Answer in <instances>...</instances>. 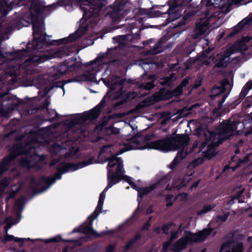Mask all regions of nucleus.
Wrapping results in <instances>:
<instances>
[{
  "mask_svg": "<svg viewBox=\"0 0 252 252\" xmlns=\"http://www.w3.org/2000/svg\"><path fill=\"white\" fill-rule=\"evenodd\" d=\"M147 136H136L126 144V149L125 150L123 148L118 147V145H107L101 148L100 154L102 157L106 158L108 161L110 157L113 156L117 157L118 155L125 151L130 150H143L148 148L168 152L179 149L180 151L170 164L171 169H174L180 161L185 158L187 155L186 147L189 141V137L187 135H180L165 140L152 142H147Z\"/></svg>",
  "mask_w": 252,
  "mask_h": 252,
  "instance_id": "nucleus-1",
  "label": "nucleus"
},
{
  "mask_svg": "<svg viewBox=\"0 0 252 252\" xmlns=\"http://www.w3.org/2000/svg\"><path fill=\"white\" fill-rule=\"evenodd\" d=\"M245 127L244 124L239 121L238 116L236 115L225 121L220 126V129L217 130V133L205 131L204 133L205 141L203 142L199 147L200 152L204 157L211 158L216 154L215 148L222 141L229 138L235 134H240Z\"/></svg>",
  "mask_w": 252,
  "mask_h": 252,
  "instance_id": "nucleus-2",
  "label": "nucleus"
},
{
  "mask_svg": "<svg viewBox=\"0 0 252 252\" xmlns=\"http://www.w3.org/2000/svg\"><path fill=\"white\" fill-rule=\"evenodd\" d=\"M107 161V169L108 184L100 194L95 210L88 218L89 223L83 225L82 226L83 230H81L82 232L91 236H98L92 228L93 220L97 217L98 213L101 212L103 202L105 198L106 192L109 189L118 182L119 178L122 176L124 172L123 161L120 158L115 157L114 156L108 158Z\"/></svg>",
  "mask_w": 252,
  "mask_h": 252,
  "instance_id": "nucleus-3",
  "label": "nucleus"
},
{
  "mask_svg": "<svg viewBox=\"0 0 252 252\" xmlns=\"http://www.w3.org/2000/svg\"><path fill=\"white\" fill-rule=\"evenodd\" d=\"M35 135L33 132L29 133L28 135L23 136L21 139L19 138L17 139L18 141L22 140L25 141L27 139H28V143H26L25 145H23L20 146H14L12 149L11 155L9 157L6 158L3 162L0 164V175L2 174L8 169V165L10 162L13 160L15 158L22 154L25 155L30 154L28 158L25 159H22L20 161V163L23 166H26L28 167H32L33 165V164L31 162V158L33 156V158H35V154L37 151L36 148L34 147V146L36 142H38L37 139H35Z\"/></svg>",
  "mask_w": 252,
  "mask_h": 252,
  "instance_id": "nucleus-4",
  "label": "nucleus"
},
{
  "mask_svg": "<svg viewBox=\"0 0 252 252\" xmlns=\"http://www.w3.org/2000/svg\"><path fill=\"white\" fill-rule=\"evenodd\" d=\"M212 230L211 228H205L202 231L196 233L185 231L183 235L175 242L171 247L170 245L168 249L170 248V249L174 252H180L188 245H191L194 243L200 242L205 240Z\"/></svg>",
  "mask_w": 252,
  "mask_h": 252,
  "instance_id": "nucleus-5",
  "label": "nucleus"
},
{
  "mask_svg": "<svg viewBox=\"0 0 252 252\" xmlns=\"http://www.w3.org/2000/svg\"><path fill=\"white\" fill-rule=\"evenodd\" d=\"M240 49L238 44L235 43L229 47L223 54H214L213 56L208 57L207 53H204L198 59V61L201 62L204 65H208L211 63H217V66H225L230 61V56L231 54L237 52Z\"/></svg>",
  "mask_w": 252,
  "mask_h": 252,
  "instance_id": "nucleus-6",
  "label": "nucleus"
},
{
  "mask_svg": "<svg viewBox=\"0 0 252 252\" xmlns=\"http://www.w3.org/2000/svg\"><path fill=\"white\" fill-rule=\"evenodd\" d=\"M93 159L90 158L79 162L78 164L63 163L59 167L55 177L51 178H43L41 179V182L50 185L55 183L56 180L61 178L62 174L68 172L74 171L93 163Z\"/></svg>",
  "mask_w": 252,
  "mask_h": 252,
  "instance_id": "nucleus-7",
  "label": "nucleus"
},
{
  "mask_svg": "<svg viewBox=\"0 0 252 252\" xmlns=\"http://www.w3.org/2000/svg\"><path fill=\"white\" fill-rule=\"evenodd\" d=\"M32 29L33 40L32 42V47H31V43L28 45V50L31 48L34 50H38L43 46L45 42L46 34L44 33V25L42 21H32Z\"/></svg>",
  "mask_w": 252,
  "mask_h": 252,
  "instance_id": "nucleus-8",
  "label": "nucleus"
},
{
  "mask_svg": "<svg viewBox=\"0 0 252 252\" xmlns=\"http://www.w3.org/2000/svg\"><path fill=\"white\" fill-rule=\"evenodd\" d=\"M223 15V14L219 10L216 11L213 15L209 18L200 19V21L196 24V29L194 31L193 35V38H197L199 35L203 34H208L210 32L209 25L215 24L216 22H218L220 18Z\"/></svg>",
  "mask_w": 252,
  "mask_h": 252,
  "instance_id": "nucleus-9",
  "label": "nucleus"
},
{
  "mask_svg": "<svg viewBox=\"0 0 252 252\" xmlns=\"http://www.w3.org/2000/svg\"><path fill=\"white\" fill-rule=\"evenodd\" d=\"M184 229V227L183 226V224L181 223L177 226L173 224L164 225L162 226V229H160L159 227H158L155 229V232L157 234L160 233L161 230L165 234H168L169 232L170 233L171 235L170 240L163 244L162 247L163 251L166 252L168 250V248L170 246V244H171L172 241L179 237L180 234Z\"/></svg>",
  "mask_w": 252,
  "mask_h": 252,
  "instance_id": "nucleus-10",
  "label": "nucleus"
},
{
  "mask_svg": "<svg viewBox=\"0 0 252 252\" xmlns=\"http://www.w3.org/2000/svg\"><path fill=\"white\" fill-rule=\"evenodd\" d=\"M191 0H172L169 2V8L167 11L168 23L178 19L182 15V11Z\"/></svg>",
  "mask_w": 252,
  "mask_h": 252,
  "instance_id": "nucleus-11",
  "label": "nucleus"
},
{
  "mask_svg": "<svg viewBox=\"0 0 252 252\" xmlns=\"http://www.w3.org/2000/svg\"><path fill=\"white\" fill-rule=\"evenodd\" d=\"M105 4L104 0H80L81 7L84 11V18L88 13L94 15L99 11Z\"/></svg>",
  "mask_w": 252,
  "mask_h": 252,
  "instance_id": "nucleus-12",
  "label": "nucleus"
},
{
  "mask_svg": "<svg viewBox=\"0 0 252 252\" xmlns=\"http://www.w3.org/2000/svg\"><path fill=\"white\" fill-rule=\"evenodd\" d=\"M125 82L124 79L119 78L116 80H112L110 91L108 94L112 99H116L123 95L125 92L123 90V85Z\"/></svg>",
  "mask_w": 252,
  "mask_h": 252,
  "instance_id": "nucleus-13",
  "label": "nucleus"
},
{
  "mask_svg": "<svg viewBox=\"0 0 252 252\" xmlns=\"http://www.w3.org/2000/svg\"><path fill=\"white\" fill-rule=\"evenodd\" d=\"M20 219H17V220L14 221H13V219L11 217H8L5 220V222L6 223V225L4 227L5 230V235L3 239L2 240V242L4 243H6L7 241H14L17 242H23L24 239L19 238L17 237H15L13 235H8L7 233V231L8 229L10 228V227L19 221Z\"/></svg>",
  "mask_w": 252,
  "mask_h": 252,
  "instance_id": "nucleus-14",
  "label": "nucleus"
},
{
  "mask_svg": "<svg viewBox=\"0 0 252 252\" xmlns=\"http://www.w3.org/2000/svg\"><path fill=\"white\" fill-rule=\"evenodd\" d=\"M243 250L242 243L237 242L223 244L219 252H243Z\"/></svg>",
  "mask_w": 252,
  "mask_h": 252,
  "instance_id": "nucleus-15",
  "label": "nucleus"
},
{
  "mask_svg": "<svg viewBox=\"0 0 252 252\" xmlns=\"http://www.w3.org/2000/svg\"><path fill=\"white\" fill-rule=\"evenodd\" d=\"M67 71V66L63 64L59 65L57 67H54L50 71V76L53 78V80H56L59 78L61 75L65 73Z\"/></svg>",
  "mask_w": 252,
  "mask_h": 252,
  "instance_id": "nucleus-16",
  "label": "nucleus"
},
{
  "mask_svg": "<svg viewBox=\"0 0 252 252\" xmlns=\"http://www.w3.org/2000/svg\"><path fill=\"white\" fill-rule=\"evenodd\" d=\"M43 55H36L32 58L27 59L24 63L22 65V67H24L27 70H29V65H31L32 67L33 66L34 63H41L44 61Z\"/></svg>",
  "mask_w": 252,
  "mask_h": 252,
  "instance_id": "nucleus-17",
  "label": "nucleus"
},
{
  "mask_svg": "<svg viewBox=\"0 0 252 252\" xmlns=\"http://www.w3.org/2000/svg\"><path fill=\"white\" fill-rule=\"evenodd\" d=\"M230 86V84L228 80H225L220 87L214 88L212 91L211 96L212 99H214L215 97L220 95L224 93L228 87Z\"/></svg>",
  "mask_w": 252,
  "mask_h": 252,
  "instance_id": "nucleus-18",
  "label": "nucleus"
},
{
  "mask_svg": "<svg viewBox=\"0 0 252 252\" xmlns=\"http://www.w3.org/2000/svg\"><path fill=\"white\" fill-rule=\"evenodd\" d=\"M126 180L130 185L132 188L138 191V195L139 196H142L147 194L148 192L152 190L155 188V187L153 185L150 187L139 189L135 184L133 183L130 178L127 177L126 178Z\"/></svg>",
  "mask_w": 252,
  "mask_h": 252,
  "instance_id": "nucleus-19",
  "label": "nucleus"
},
{
  "mask_svg": "<svg viewBox=\"0 0 252 252\" xmlns=\"http://www.w3.org/2000/svg\"><path fill=\"white\" fill-rule=\"evenodd\" d=\"M189 80L187 79H185L182 81L181 83L179 86H178L176 89H175L173 91H168L167 93L170 96H178L181 94L183 88L186 87L187 84L188 83Z\"/></svg>",
  "mask_w": 252,
  "mask_h": 252,
  "instance_id": "nucleus-20",
  "label": "nucleus"
},
{
  "mask_svg": "<svg viewBox=\"0 0 252 252\" xmlns=\"http://www.w3.org/2000/svg\"><path fill=\"white\" fill-rule=\"evenodd\" d=\"M100 110L98 107H96L90 112H87L81 117L83 121L85 120H93L97 118Z\"/></svg>",
  "mask_w": 252,
  "mask_h": 252,
  "instance_id": "nucleus-21",
  "label": "nucleus"
},
{
  "mask_svg": "<svg viewBox=\"0 0 252 252\" xmlns=\"http://www.w3.org/2000/svg\"><path fill=\"white\" fill-rule=\"evenodd\" d=\"M191 180V177L189 175H188L183 180L181 181L180 180L175 181L173 185L172 188L176 189H181V188L186 186L188 183Z\"/></svg>",
  "mask_w": 252,
  "mask_h": 252,
  "instance_id": "nucleus-22",
  "label": "nucleus"
},
{
  "mask_svg": "<svg viewBox=\"0 0 252 252\" xmlns=\"http://www.w3.org/2000/svg\"><path fill=\"white\" fill-rule=\"evenodd\" d=\"M216 206V205L212 204H207L204 205L203 207L198 210L197 214L198 215H204V214L211 211Z\"/></svg>",
  "mask_w": 252,
  "mask_h": 252,
  "instance_id": "nucleus-23",
  "label": "nucleus"
},
{
  "mask_svg": "<svg viewBox=\"0 0 252 252\" xmlns=\"http://www.w3.org/2000/svg\"><path fill=\"white\" fill-rule=\"evenodd\" d=\"M148 79L151 80L150 82L146 83L145 84H142L140 85V87H143L144 89L149 90L152 89L154 85H153V83L155 80V76L154 75H149L148 76Z\"/></svg>",
  "mask_w": 252,
  "mask_h": 252,
  "instance_id": "nucleus-24",
  "label": "nucleus"
},
{
  "mask_svg": "<svg viewBox=\"0 0 252 252\" xmlns=\"http://www.w3.org/2000/svg\"><path fill=\"white\" fill-rule=\"evenodd\" d=\"M139 238L140 235L137 234L135 236L134 238H132L131 240H130L125 246L126 250H128L131 246V245L135 242V241Z\"/></svg>",
  "mask_w": 252,
  "mask_h": 252,
  "instance_id": "nucleus-25",
  "label": "nucleus"
},
{
  "mask_svg": "<svg viewBox=\"0 0 252 252\" xmlns=\"http://www.w3.org/2000/svg\"><path fill=\"white\" fill-rule=\"evenodd\" d=\"M229 216V213H228V212L225 213L223 215H219L217 217V219H218L217 221H221V222H224L227 220Z\"/></svg>",
  "mask_w": 252,
  "mask_h": 252,
  "instance_id": "nucleus-26",
  "label": "nucleus"
},
{
  "mask_svg": "<svg viewBox=\"0 0 252 252\" xmlns=\"http://www.w3.org/2000/svg\"><path fill=\"white\" fill-rule=\"evenodd\" d=\"M218 2V0H208L206 5L207 6L213 5L215 7H217L220 5Z\"/></svg>",
  "mask_w": 252,
  "mask_h": 252,
  "instance_id": "nucleus-27",
  "label": "nucleus"
},
{
  "mask_svg": "<svg viewBox=\"0 0 252 252\" xmlns=\"http://www.w3.org/2000/svg\"><path fill=\"white\" fill-rule=\"evenodd\" d=\"M190 112L189 109L187 108H184L182 110L180 113V116L182 117H185L188 116L190 114Z\"/></svg>",
  "mask_w": 252,
  "mask_h": 252,
  "instance_id": "nucleus-28",
  "label": "nucleus"
},
{
  "mask_svg": "<svg viewBox=\"0 0 252 252\" xmlns=\"http://www.w3.org/2000/svg\"><path fill=\"white\" fill-rule=\"evenodd\" d=\"M9 184V180L7 179H4L0 183V188L2 190L3 188L7 186Z\"/></svg>",
  "mask_w": 252,
  "mask_h": 252,
  "instance_id": "nucleus-29",
  "label": "nucleus"
},
{
  "mask_svg": "<svg viewBox=\"0 0 252 252\" xmlns=\"http://www.w3.org/2000/svg\"><path fill=\"white\" fill-rule=\"evenodd\" d=\"M203 162V159L202 158H198V159H196L195 160L193 161L191 164V165L192 167H195V166L199 164H201Z\"/></svg>",
  "mask_w": 252,
  "mask_h": 252,
  "instance_id": "nucleus-30",
  "label": "nucleus"
},
{
  "mask_svg": "<svg viewBox=\"0 0 252 252\" xmlns=\"http://www.w3.org/2000/svg\"><path fill=\"white\" fill-rule=\"evenodd\" d=\"M115 248V245H110L106 248V252H114Z\"/></svg>",
  "mask_w": 252,
  "mask_h": 252,
  "instance_id": "nucleus-31",
  "label": "nucleus"
},
{
  "mask_svg": "<svg viewBox=\"0 0 252 252\" xmlns=\"http://www.w3.org/2000/svg\"><path fill=\"white\" fill-rule=\"evenodd\" d=\"M173 195H168L166 197L167 200V206H171L172 204L171 200L173 198Z\"/></svg>",
  "mask_w": 252,
  "mask_h": 252,
  "instance_id": "nucleus-32",
  "label": "nucleus"
},
{
  "mask_svg": "<svg viewBox=\"0 0 252 252\" xmlns=\"http://www.w3.org/2000/svg\"><path fill=\"white\" fill-rule=\"evenodd\" d=\"M173 77V75L172 74L169 77H167L165 78V84H166L167 85H169L170 83V82L172 80V78Z\"/></svg>",
  "mask_w": 252,
  "mask_h": 252,
  "instance_id": "nucleus-33",
  "label": "nucleus"
},
{
  "mask_svg": "<svg viewBox=\"0 0 252 252\" xmlns=\"http://www.w3.org/2000/svg\"><path fill=\"white\" fill-rule=\"evenodd\" d=\"M61 238L59 237H54L53 238H51L48 241H46V242H59Z\"/></svg>",
  "mask_w": 252,
  "mask_h": 252,
  "instance_id": "nucleus-34",
  "label": "nucleus"
},
{
  "mask_svg": "<svg viewBox=\"0 0 252 252\" xmlns=\"http://www.w3.org/2000/svg\"><path fill=\"white\" fill-rule=\"evenodd\" d=\"M246 23V21L245 20L242 21L241 22L239 23L238 25L234 28V29H241L242 28V26L244 24Z\"/></svg>",
  "mask_w": 252,
  "mask_h": 252,
  "instance_id": "nucleus-35",
  "label": "nucleus"
},
{
  "mask_svg": "<svg viewBox=\"0 0 252 252\" xmlns=\"http://www.w3.org/2000/svg\"><path fill=\"white\" fill-rule=\"evenodd\" d=\"M244 0H232V2L229 3V6L232 5L233 4H238Z\"/></svg>",
  "mask_w": 252,
  "mask_h": 252,
  "instance_id": "nucleus-36",
  "label": "nucleus"
},
{
  "mask_svg": "<svg viewBox=\"0 0 252 252\" xmlns=\"http://www.w3.org/2000/svg\"><path fill=\"white\" fill-rule=\"evenodd\" d=\"M21 204H22V201H21V200L17 201L15 203V208L16 209H17V208H20L21 206Z\"/></svg>",
  "mask_w": 252,
  "mask_h": 252,
  "instance_id": "nucleus-37",
  "label": "nucleus"
},
{
  "mask_svg": "<svg viewBox=\"0 0 252 252\" xmlns=\"http://www.w3.org/2000/svg\"><path fill=\"white\" fill-rule=\"evenodd\" d=\"M150 223L148 222H147L144 226H143V229H145V230H147L148 229L149 226H150Z\"/></svg>",
  "mask_w": 252,
  "mask_h": 252,
  "instance_id": "nucleus-38",
  "label": "nucleus"
},
{
  "mask_svg": "<svg viewBox=\"0 0 252 252\" xmlns=\"http://www.w3.org/2000/svg\"><path fill=\"white\" fill-rule=\"evenodd\" d=\"M252 133V126H251V129L250 130H248L247 131L246 133H245V135L246 136H247L250 134Z\"/></svg>",
  "mask_w": 252,
  "mask_h": 252,
  "instance_id": "nucleus-39",
  "label": "nucleus"
},
{
  "mask_svg": "<svg viewBox=\"0 0 252 252\" xmlns=\"http://www.w3.org/2000/svg\"><path fill=\"white\" fill-rule=\"evenodd\" d=\"M247 86L250 89H252V82H249L248 83H247Z\"/></svg>",
  "mask_w": 252,
  "mask_h": 252,
  "instance_id": "nucleus-40",
  "label": "nucleus"
},
{
  "mask_svg": "<svg viewBox=\"0 0 252 252\" xmlns=\"http://www.w3.org/2000/svg\"><path fill=\"white\" fill-rule=\"evenodd\" d=\"M244 189H242L238 192V195H237L238 197H239L241 195V194L243 193V192L244 191Z\"/></svg>",
  "mask_w": 252,
  "mask_h": 252,
  "instance_id": "nucleus-41",
  "label": "nucleus"
},
{
  "mask_svg": "<svg viewBox=\"0 0 252 252\" xmlns=\"http://www.w3.org/2000/svg\"><path fill=\"white\" fill-rule=\"evenodd\" d=\"M198 182H195L192 186H191V189L192 188H196L198 186Z\"/></svg>",
  "mask_w": 252,
  "mask_h": 252,
  "instance_id": "nucleus-42",
  "label": "nucleus"
},
{
  "mask_svg": "<svg viewBox=\"0 0 252 252\" xmlns=\"http://www.w3.org/2000/svg\"><path fill=\"white\" fill-rule=\"evenodd\" d=\"M226 97V96L225 95H223V98H222L221 101L220 102V103H223L224 102V101H225V99Z\"/></svg>",
  "mask_w": 252,
  "mask_h": 252,
  "instance_id": "nucleus-43",
  "label": "nucleus"
},
{
  "mask_svg": "<svg viewBox=\"0 0 252 252\" xmlns=\"http://www.w3.org/2000/svg\"><path fill=\"white\" fill-rule=\"evenodd\" d=\"M179 196H183L184 198H186L187 196V195L186 193H183V194H180L179 195Z\"/></svg>",
  "mask_w": 252,
  "mask_h": 252,
  "instance_id": "nucleus-44",
  "label": "nucleus"
},
{
  "mask_svg": "<svg viewBox=\"0 0 252 252\" xmlns=\"http://www.w3.org/2000/svg\"><path fill=\"white\" fill-rule=\"evenodd\" d=\"M247 161H248V156L245 157L244 162H247Z\"/></svg>",
  "mask_w": 252,
  "mask_h": 252,
  "instance_id": "nucleus-45",
  "label": "nucleus"
},
{
  "mask_svg": "<svg viewBox=\"0 0 252 252\" xmlns=\"http://www.w3.org/2000/svg\"><path fill=\"white\" fill-rule=\"evenodd\" d=\"M166 180V178H164L160 181V182L163 183Z\"/></svg>",
  "mask_w": 252,
  "mask_h": 252,
  "instance_id": "nucleus-46",
  "label": "nucleus"
},
{
  "mask_svg": "<svg viewBox=\"0 0 252 252\" xmlns=\"http://www.w3.org/2000/svg\"><path fill=\"white\" fill-rule=\"evenodd\" d=\"M149 252H157V251L156 249H152Z\"/></svg>",
  "mask_w": 252,
  "mask_h": 252,
  "instance_id": "nucleus-47",
  "label": "nucleus"
},
{
  "mask_svg": "<svg viewBox=\"0 0 252 252\" xmlns=\"http://www.w3.org/2000/svg\"><path fill=\"white\" fill-rule=\"evenodd\" d=\"M99 58H100V57H98L95 59V60L94 61V63H95V62H96L98 61V60H99Z\"/></svg>",
  "mask_w": 252,
  "mask_h": 252,
  "instance_id": "nucleus-48",
  "label": "nucleus"
},
{
  "mask_svg": "<svg viewBox=\"0 0 252 252\" xmlns=\"http://www.w3.org/2000/svg\"><path fill=\"white\" fill-rule=\"evenodd\" d=\"M35 183H36V182H35V180H33L32 181V185H34V184H35Z\"/></svg>",
  "mask_w": 252,
  "mask_h": 252,
  "instance_id": "nucleus-49",
  "label": "nucleus"
},
{
  "mask_svg": "<svg viewBox=\"0 0 252 252\" xmlns=\"http://www.w3.org/2000/svg\"><path fill=\"white\" fill-rule=\"evenodd\" d=\"M70 69H71L72 68H73V69H74L75 66L74 65H71L70 66Z\"/></svg>",
  "mask_w": 252,
  "mask_h": 252,
  "instance_id": "nucleus-50",
  "label": "nucleus"
},
{
  "mask_svg": "<svg viewBox=\"0 0 252 252\" xmlns=\"http://www.w3.org/2000/svg\"><path fill=\"white\" fill-rule=\"evenodd\" d=\"M122 39H125V36L124 35H122L120 37Z\"/></svg>",
  "mask_w": 252,
  "mask_h": 252,
  "instance_id": "nucleus-51",
  "label": "nucleus"
},
{
  "mask_svg": "<svg viewBox=\"0 0 252 252\" xmlns=\"http://www.w3.org/2000/svg\"><path fill=\"white\" fill-rule=\"evenodd\" d=\"M171 189V188H169V186H167L166 187V189Z\"/></svg>",
  "mask_w": 252,
  "mask_h": 252,
  "instance_id": "nucleus-52",
  "label": "nucleus"
},
{
  "mask_svg": "<svg viewBox=\"0 0 252 252\" xmlns=\"http://www.w3.org/2000/svg\"><path fill=\"white\" fill-rule=\"evenodd\" d=\"M220 22H219V23H217V26H219L220 25Z\"/></svg>",
  "mask_w": 252,
  "mask_h": 252,
  "instance_id": "nucleus-53",
  "label": "nucleus"
},
{
  "mask_svg": "<svg viewBox=\"0 0 252 252\" xmlns=\"http://www.w3.org/2000/svg\"><path fill=\"white\" fill-rule=\"evenodd\" d=\"M184 19H185V18L186 19V15H184Z\"/></svg>",
  "mask_w": 252,
  "mask_h": 252,
  "instance_id": "nucleus-54",
  "label": "nucleus"
},
{
  "mask_svg": "<svg viewBox=\"0 0 252 252\" xmlns=\"http://www.w3.org/2000/svg\"><path fill=\"white\" fill-rule=\"evenodd\" d=\"M16 1H17V0H14V1L13 2V4H14V3H16Z\"/></svg>",
  "mask_w": 252,
  "mask_h": 252,
  "instance_id": "nucleus-55",
  "label": "nucleus"
},
{
  "mask_svg": "<svg viewBox=\"0 0 252 252\" xmlns=\"http://www.w3.org/2000/svg\"><path fill=\"white\" fill-rule=\"evenodd\" d=\"M220 3H222V5H223V3H224V2H223V1H220Z\"/></svg>",
  "mask_w": 252,
  "mask_h": 252,
  "instance_id": "nucleus-56",
  "label": "nucleus"
},
{
  "mask_svg": "<svg viewBox=\"0 0 252 252\" xmlns=\"http://www.w3.org/2000/svg\"><path fill=\"white\" fill-rule=\"evenodd\" d=\"M70 38H71L70 40H71L74 39L73 37H71Z\"/></svg>",
  "mask_w": 252,
  "mask_h": 252,
  "instance_id": "nucleus-57",
  "label": "nucleus"
},
{
  "mask_svg": "<svg viewBox=\"0 0 252 252\" xmlns=\"http://www.w3.org/2000/svg\"><path fill=\"white\" fill-rule=\"evenodd\" d=\"M54 113H55V117H56V116H57V114H56V112H54Z\"/></svg>",
  "mask_w": 252,
  "mask_h": 252,
  "instance_id": "nucleus-58",
  "label": "nucleus"
},
{
  "mask_svg": "<svg viewBox=\"0 0 252 252\" xmlns=\"http://www.w3.org/2000/svg\"><path fill=\"white\" fill-rule=\"evenodd\" d=\"M78 150V149H76V150H75V153H76V152H77Z\"/></svg>",
  "mask_w": 252,
  "mask_h": 252,
  "instance_id": "nucleus-59",
  "label": "nucleus"
},
{
  "mask_svg": "<svg viewBox=\"0 0 252 252\" xmlns=\"http://www.w3.org/2000/svg\"><path fill=\"white\" fill-rule=\"evenodd\" d=\"M151 211H148V212H147V213H151Z\"/></svg>",
  "mask_w": 252,
  "mask_h": 252,
  "instance_id": "nucleus-60",
  "label": "nucleus"
},
{
  "mask_svg": "<svg viewBox=\"0 0 252 252\" xmlns=\"http://www.w3.org/2000/svg\"><path fill=\"white\" fill-rule=\"evenodd\" d=\"M119 131V130H118L117 131H116V132H115V133H119V131Z\"/></svg>",
  "mask_w": 252,
  "mask_h": 252,
  "instance_id": "nucleus-61",
  "label": "nucleus"
},
{
  "mask_svg": "<svg viewBox=\"0 0 252 252\" xmlns=\"http://www.w3.org/2000/svg\"><path fill=\"white\" fill-rule=\"evenodd\" d=\"M22 252H27L26 251H25V250L23 251Z\"/></svg>",
  "mask_w": 252,
  "mask_h": 252,
  "instance_id": "nucleus-62",
  "label": "nucleus"
},
{
  "mask_svg": "<svg viewBox=\"0 0 252 252\" xmlns=\"http://www.w3.org/2000/svg\"><path fill=\"white\" fill-rule=\"evenodd\" d=\"M105 56V54H103L102 57H104Z\"/></svg>",
  "mask_w": 252,
  "mask_h": 252,
  "instance_id": "nucleus-63",
  "label": "nucleus"
},
{
  "mask_svg": "<svg viewBox=\"0 0 252 252\" xmlns=\"http://www.w3.org/2000/svg\"><path fill=\"white\" fill-rule=\"evenodd\" d=\"M199 85H200V84L197 85L196 86V87H197L199 86Z\"/></svg>",
  "mask_w": 252,
  "mask_h": 252,
  "instance_id": "nucleus-64",
  "label": "nucleus"
}]
</instances>
